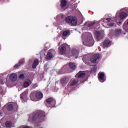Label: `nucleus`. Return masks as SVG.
Here are the masks:
<instances>
[{"label": "nucleus", "mask_w": 128, "mask_h": 128, "mask_svg": "<svg viewBox=\"0 0 128 128\" xmlns=\"http://www.w3.org/2000/svg\"><path fill=\"white\" fill-rule=\"evenodd\" d=\"M124 10V8H122L120 10H118L116 13L115 18H103L100 20V22H106L108 26H113L116 22L118 24V20H124L128 16V14L126 12H122Z\"/></svg>", "instance_id": "obj_1"}, {"label": "nucleus", "mask_w": 128, "mask_h": 128, "mask_svg": "<svg viewBox=\"0 0 128 128\" xmlns=\"http://www.w3.org/2000/svg\"><path fill=\"white\" fill-rule=\"evenodd\" d=\"M46 116V112L44 111H38L36 114H32L29 116L28 120H34L36 118L43 120Z\"/></svg>", "instance_id": "obj_2"}, {"label": "nucleus", "mask_w": 128, "mask_h": 128, "mask_svg": "<svg viewBox=\"0 0 128 128\" xmlns=\"http://www.w3.org/2000/svg\"><path fill=\"white\" fill-rule=\"evenodd\" d=\"M85 34L87 36V38L85 41L83 42L84 46H94V40L92 34L86 32Z\"/></svg>", "instance_id": "obj_3"}, {"label": "nucleus", "mask_w": 128, "mask_h": 128, "mask_svg": "<svg viewBox=\"0 0 128 128\" xmlns=\"http://www.w3.org/2000/svg\"><path fill=\"white\" fill-rule=\"evenodd\" d=\"M94 34L97 40H100L104 36V30H98L97 28L94 29Z\"/></svg>", "instance_id": "obj_4"}, {"label": "nucleus", "mask_w": 128, "mask_h": 128, "mask_svg": "<svg viewBox=\"0 0 128 128\" xmlns=\"http://www.w3.org/2000/svg\"><path fill=\"white\" fill-rule=\"evenodd\" d=\"M65 20L66 22L71 24L72 26H76V24H78V20H76V18L72 16H68L66 18Z\"/></svg>", "instance_id": "obj_5"}, {"label": "nucleus", "mask_w": 128, "mask_h": 128, "mask_svg": "<svg viewBox=\"0 0 128 128\" xmlns=\"http://www.w3.org/2000/svg\"><path fill=\"white\" fill-rule=\"evenodd\" d=\"M28 92L25 91L20 95V98L22 102H27L28 99Z\"/></svg>", "instance_id": "obj_6"}, {"label": "nucleus", "mask_w": 128, "mask_h": 128, "mask_svg": "<svg viewBox=\"0 0 128 128\" xmlns=\"http://www.w3.org/2000/svg\"><path fill=\"white\" fill-rule=\"evenodd\" d=\"M100 54L97 53L94 54L90 59L91 62H92V64H96V62H98V60H100Z\"/></svg>", "instance_id": "obj_7"}, {"label": "nucleus", "mask_w": 128, "mask_h": 128, "mask_svg": "<svg viewBox=\"0 0 128 128\" xmlns=\"http://www.w3.org/2000/svg\"><path fill=\"white\" fill-rule=\"evenodd\" d=\"M98 80L100 82H106V78H104V74L102 72H99Z\"/></svg>", "instance_id": "obj_8"}, {"label": "nucleus", "mask_w": 128, "mask_h": 128, "mask_svg": "<svg viewBox=\"0 0 128 128\" xmlns=\"http://www.w3.org/2000/svg\"><path fill=\"white\" fill-rule=\"evenodd\" d=\"M60 6L63 10H64L66 8V0H61Z\"/></svg>", "instance_id": "obj_9"}, {"label": "nucleus", "mask_w": 128, "mask_h": 128, "mask_svg": "<svg viewBox=\"0 0 128 128\" xmlns=\"http://www.w3.org/2000/svg\"><path fill=\"white\" fill-rule=\"evenodd\" d=\"M112 45V41L110 40H106L103 42V46L104 48H108Z\"/></svg>", "instance_id": "obj_10"}, {"label": "nucleus", "mask_w": 128, "mask_h": 128, "mask_svg": "<svg viewBox=\"0 0 128 128\" xmlns=\"http://www.w3.org/2000/svg\"><path fill=\"white\" fill-rule=\"evenodd\" d=\"M78 81L77 80L72 79L68 84V86H74L78 84Z\"/></svg>", "instance_id": "obj_11"}, {"label": "nucleus", "mask_w": 128, "mask_h": 128, "mask_svg": "<svg viewBox=\"0 0 128 128\" xmlns=\"http://www.w3.org/2000/svg\"><path fill=\"white\" fill-rule=\"evenodd\" d=\"M32 84V81L28 79L25 80H24L23 86L24 88H28V86H30Z\"/></svg>", "instance_id": "obj_12"}, {"label": "nucleus", "mask_w": 128, "mask_h": 128, "mask_svg": "<svg viewBox=\"0 0 128 128\" xmlns=\"http://www.w3.org/2000/svg\"><path fill=\"white\" fill-rule=\"evenodd\" d=\"M10 79L12 82H16L18 80V76L16 74H12L10 75Z\"/></svg>", "instance_id": "obj_13"}, {"label": "nucleus", "mask_w": 128, "mask_h": 128, "mask_svg": "<svg viewBox=\"0 0 128 128\" xmlns=\"http://www.w3.org/2000/svg\"><path fill=\"white\" fill-rule=\"evenodd\" d=\"M76 76H78L79 78H84L86 76V73L84 72H80Z\"/></svg>", "instance_id": "obj_14"}, {"label": "nucleus", "mask_w": 128, "mask_h": 128, "mask_svg": "<svg viewBox=\"0 0 128 128\" xmlns=\"http://www.w3.org/2000/svg\"><path fill=\"white\" fill-rule=\"evenodd\" d=\"M46 102L48 104H56V100H54L52 98H49L46 100Z\"/></svg>", "instance_id": "obj_15"}, {"label": "nucleus", "mask_w": 128, "mask_h": 128, "mask_svg": "<svg viewBox=\"0 0 128 128\" xmlns=\"http://www.w3.org/2000/svg\"><path fill=\"white\" fill-rule=\"evenodd\" d=\"M36 96L37 100H40L44 97V94H42V93L40 92H38L36 94Z\"/></svg>", "instance_id": "obj_16"}, {"label": "nucleus", "mask_w": 128, "mask_h": 128, "mask_svg": "<svg viewBox=\"0 0 128 128\" xmlns=\"http://www.w3.org/2000/svg\"><path fill=\"white\" fill-rule=\"evenodd\" d=\"M70 80H68V78H63L60 80V82L62 84H68Z\"/></svg>", "instance_id": "obj_17"}, {"label": "nucleus", "mask_w": 128, "mask_h": 128, "mask_svg": "<svg viewBox=\"0 0 128 128\" xmlns=\"http://www.w3.org/2000/svg\"><path fill=\"white\" fill-rule=\"evenodd\" d=\"M24 59L21 60L18 64H16L14 66V68H18V66H20L21 64H24Z\"/></svg>", "instance_id": "obj_18"}, {"label": "nucleus", "mask_w": 128, "mask_h": 128, "mask_svg": "<svg viewBox=\"0 0 128 128\" xmlns=\"http://www.w3.org/2000/svg\"><path fill=\"white\" fill-rule=\"evenodd\" d=\"M38 59H36L34 60V62L32 64V68H36L38 66Z\"/></svg>", "instance_id": "obj_19"}, {"label": "nucleus", "mask_w": 128, "mask_h": 128, "mask_svg": "<svg viewBox=\"0 0 128 128\" xmlns=\"http://www.w3.org/2000/svg\"><path fill=\"white\" fill-rule=\"evenodd\" d=\"M66 47L62 46L59 50V52H60L61 54H66Z\"/></svg>", "instance_id": "obj_20"}, {"label": "nucleus", "mask_w": 128, "mask_h": 128, "mask_svg": "<svg viewBox=\"0 0 128 128\" xmlns=\"http://www.w3.org/2000/svg\"><path fill=\"white\" fill-rule=\"evenodd\" d=\"M70 34V31L68 30H66L64 32L62 33L63 36H65V37L68 36Z\"/></svg>", "instance_id": "obj_21"}, {"label": "nucleus", "mask_w": 128, "mask_h": 128, "mask_svg": "<svg viewBox=\"0 0 128 128\" xmlns=\"http://www.w3.org/2000/svg\"><path fill=\"white\" fill-rule=\"evenodd\" d=\"M69 66L72 70H74L76 68V64L72 62L70 63Z\"/></svg>", "instance_id": "obj_22"}, {"label": "nucleus", "mask_w": 128, "mask_h": 128, "mask_svg": "<svg viewBox=\"0 0 128 128\" xmlns=\"http://www.w3.org/2000/svg\"><path fill=\"white\" fill-rule=\"evenodd\" d=\"M122 32V30L120 29H116L115 30V36H118L120 34V33Z\"/></svg>", "instance_id": "obj_23"}, {"label": "nucleus", "mask_w": 128, "mask_h": 128, "mask_svg": "<svg viewBox=\"0 0 128 128\" xmlns=\"http://www.w3.org/2000/svg\"><path fill=\"white\" fill-rule=\"evenodd\" d=\"M46 58L47 60H50V58H52V54L50 52H49L46 54Z\"/></svg>", "instance_id": "obj_24"}, {"label": "nucleus", "mask_w": 128, "mask_h": 128, "mask_svg": "<svg viewBox=\"0 0 128 128\" xmlns=\"http://www.w3.org/2000/svg\"><path fill=\"white\" fill-rule=\"evenodd\" d=\"M13 108H14V106L12 104H8L7 106V110H12Z\"/></svg>", "instance_id": "obj_25"}, {"label": "nucleus", "mask_w": 128, "mask_h": 128, "mask_svg": "<svg viewBox=\"0 0 128 128\" xmlns=\"http://www.w3.org/2000/svg\"><path fill=\"white\" fill-rule=\"evenodd\" d=\"M5 125L7 128H10L12 126V122L10 121H7L6 122Z\"/></svg>", "instance_id": "obj_26"}, {"label": "nucleus", "mask_w": 128, "mask_h": 128, "mask_svg": "<svg viewBox=\"0 0 128 128\" xmlns=\"http://www.w3.org/2000/svg\"><path fill=\"white\" fill-rule=\"evenodd\" d=\"M96 24V22H91L89 24H88V27L87 30H90V28H90V26H92L94 24Z\"/></svg>", "instance_id": "obj_27"}, {"label": "nucleus", "mask_w": 128, "mask_h": 128, "mask_svg": "<svg viewBox=\"0 0 128 128\" xmlns=\"http://www.w3.org/2000/svg\"><path fill=\"white\" fill-rule=\"evenodd\" d=\"M30 98L32 100L33 102H36V98H34V94H31L30 96Z\"/></svg>", "instance_id": "obj_28"}, {"label": "nucleus", "mask_w": 128, "mask_h": 128, "mask_svg": "<svg viewBox=\"0 0 128 128\" xmlns=\"http://www.w3.org/2000/svg\"><path fill=\"white\" fill-rule=\"evenodd\" d=\"M72 52L73 53L74 56H76V54H78V51L77 50H73Z\"/></svg>", "instance_id": "obj_29"}, {"label": "nucleus", "mask_w": 128, "mask_h": 128, "mask_svg": "<svg viewBox=\"0 0 128 128\" xmlns=\"http://www.w3.org/2000/svg\"><path fill=\"white\" fill-rule=\"evenodd\" d=\"M128 20L124 22L123 26V28L126 29V27L128 26Z\"/></svg>", "instance_id": "obj_30"}, {"label": "nucleus", "mask_w": 128, "mask_h": 128, "mask_svg": "<svg viewBox=\"0 0 128 128\" xmlns=\"http://www.w3.org/2000/svg\"><path fill=\"white\" fill-rule=\"evenodd\" d=\"M19 78L20 80H24V74H20L19 76Z\"/></svg>", "instance_id": "obj_31"}, {"label": "nucleus", "mask_w": 128, "mask_h": 128, "mask_svg": "<svg viewBox=\"0 0 128 128\" xmlns=\"http://www.w3.org/2000/svg\"><path fill=\"white\" fill-rule=\"evenodd\" d=\"M86 56H84L82 58V60H83V62H84V64H86L88 63L86 62Z\"/></svg>", "instance_id": "obj_32"}, {"label": "nucleus", "mask_w": 128, "mask_h": 128, "mask_svg": "<svg viewBox=\"0 0 128 128\" xmlns=\"http://www.w3.org/2000/svg\"><path fill=\"white\" fill-rule=\"evenodd\" d=\"M0 84H4V81L2 80H0Z\"/></svg>", "instance_id": "obj_33"}, {"label": "nucleus", "mask_w": 128, "mask_h": 128, "mask_svg": "<svg viewBox=\"0 0 128 128\" xmlns=\"http://www.w3.org/2000/svg\"><path fill=\"white\" fill-rule=\"evenodd\" d=\"M44 66L45 70H46V67L48 66V64H45Z\"/></svg>", "instance_id": "obj_34"}, {"label": "nucleus", "mask_w": 128, "mask_h": 128, "mask_svg": "<svg viewBox=\"0 0 128 128\" xmlns=\"http://www.w3.org/2000/svg\"><path fill=\"white\" fill-rule=\"evenodd\" d=\"M60 16H61V18H64V14H60Z\"/></svg>", "instance_id": "obj_35"}, {"label": "nucleus", "mask_w": 128, "mask_h": 128, "mask_svg": "<svg viewBox=\"0 0 128 128\" xmlns=\"http://www.w3.org/2000/svg\"><path fill=\"white\" fill-rule=\"evenodd\" d=\"M94 72H95L96 71V67H94Z\"/></svg>", "instance_id": "obj_36"}, {"label": "nucleus", "mask_w": 128, "mask_h": 128, "mask_svg": "<svg viewBox=\"0 0 128 128\" xmlns=\"http://www.w3.org/2000/svg\"><path fill=\"white\" fill-rule=\"evenodd\" d=\"M22 128H30V126H25L23 127Z\"/></svg>", "instance_id": "obj_37"}, {"label": "nucleus", "mask_w": 128, "mask_h": 128, "mask_svg": "<svg viewBox=\"0 0 128 128\" xmlns=\"http://www.w3.org/2000/svg\"><path fill=\"white\" fill-rule=\"evenodd\" d=\"M86 24H88V23H85L84 26H86Z\"/></svg>", "instance_id": "obj_38"}, {"label": "nucleus", "mask_w": 128, "mask_h": 128, "mask_svg": "<svg viewBox=\"0 0 128 128\" xmlns=\"http://www.w3.org/2000/svg\"><path fill=\"white\" fill-rule=\"evenodd\" d=\"M126 8V10H128V8Z\"/></svg>", "instance_id": "obj_39"}, {"label": "nucleus", "mask_w": 128, "mask_h": 128, "mask_svg": "<svg viewBox=\"0 0 128 128\" xmlns=\"http://www.w3.org/2000/svg\"><path fill=\"white\" fill-rule=\"evenodd\" d=\"M119 24H122V22H120Z\"/></svg>", "instance_id": "obj_40"}, {"label": "nucleus", "mask_w": 128, "mask_h": 128, "mask_svg": "<svg viewBox=\"0 0 128 128\" xmlns=\"http://www.w3.org/2000/svg\"><path fill=\"white\" fill-rule=\"evenodd\" d=\"M92 72H94V70H92Z\"/></svg>", "instance_id": "obj_41"}, {"label": "nucleus", "mask_w": 128, "mask_h": 128, "mask_svg": "<svg viewBox=\"0 0 128 128\" xmlns=\"http://www.w3.org/2000/svg\"><path fill=\"white\" fill-rule=\"evenodd\" d=\"M0 114H2V113L0 112Z\"/></svg>", "instance_id": "obj_42"}]
</instances>
